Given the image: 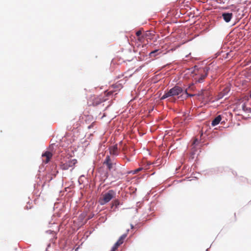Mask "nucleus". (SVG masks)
Masks as SVG:
<instances>
[{
	"mask_svg": "<svg viewBox=\"0 0 251 251\" xmlns=\"http://www.w3.org/2000/svg\"><path fill=\"white\" fill-rule=\"evenodd\" d=\"M113 92V91H105L104 94L98 96H92L88 100V104L89 106H97L107 100L106 97L112 95Z\"/></svg>",
	"mask_w": 251,
	"mask_h": 251,
	"instance_id": "1",
	"label": "nucleus"
},
{
	"mask_svg": "<svg viewBox=\"0 0 251 251\" xmlns=\"http://www.w3.org/2000/svg\"><path fill=\"white\" fill-rule=\"evenodd\" d=\"M183 93V89L181 87L178 86H175L168 92H165L163 96L161 97V100L165 99L169 97H174L181 94Z\"/></svg>",
	"mask_w": 251,
	"mask_h": 251,
	"instance_id": "2",
	"label": "nucleus"
},
{
	"mask_svg": "<svg viewBox=\"0 0 251 251\" xmlns=\"http://www.w3.org/2000/svg\"><path fill=\"white\" fill-rule=\"evenodd\" d=\"M116 196V192L113 190L108 191L107 193L103 195L102 199L100 202L101 204H104L109 201H110L113 198H115Z\"/></svg>",
	"mask_w": 251,
	"mask_h": 251,
	"instance_id": "3",
	"label": "nucleus"
},
{
	"mask_svg": "<svg viewBox=\"0 0 251 251\" xmlns=\"http://www.w3.org/2000/svg\"><path fill=\"white\" fill-rule=\"evenodd\" d=\"M77 162V160L75 159H69L68 161H66L65 163H61V168L63 170H68L70 168H73Z\"/></svg>",
	"mask_w": 251,
	"mask_h": 251,
	"instance_id": "4",
	"label": "nucleus"
},
{
	"mask_svg": "<svg viewBox=\"0 0 251 251\" xmlns=\"http://www.w3.org/2000/svg\"><path fill=\"white\" fill-rule=\"evenodd\" d=\"M127 233L122 235L119 239V240L117 241V242L114 244V246L112 247L111 250L110 251H116L117 248L123 243L124 240L125 239L126 237L127 236Z\"/></svg>",
	"mask_w": 251,
	"mask_h": 251,
	"instance_id": "5",
	"label": "nucleus"
},
{
	"mask_svg": "<svg viewBox=\"0 0 251 251\" xmlns=\"http://www.w3.org/2000/svg\"><path fill=\"white\" fill-rule=\"evenodd\" d=\"M52 155L53 154L51 151H46L42 155V156L43 158V162L45 163V164L49 163V161H50V159L51 158Z\"/></svg>",
	"mask_w": 251,
	"mask_h": 251,
	"instance_id": "6",
	"label": "nucleus"
},
{
	"mask_svg": "<svg viewBox=\"0 0 251 251\" xmlns=\"http://www.w3.org/2000/svg\"><path fill=\"white\" fill-rule=\"evenodd\" d=\"M209 70V68L208 67H205L203 69V74H201L200 77L198 78V81L200 83L202 82V81L205 79V78L207 75L208 71Z\"/></svg>",
	"mask_w": 251,
	"mask_h": 251,
	"instance_id": "7",
	"label": "nucleus"
},
{
	"mask_svg": "<svg viewBox=\"0 0 251 251\" xmlns=\"http://www.w3.org/2000/svg\"><path fill=\"white\" fill-rule=\"evenodd\" d=\"M233 14L231 13H223L222 14V17L226 23H228L232 18Z\"/></svg>",
	"mask_w": 251,
	"mask_h": 251,
	"instance_id": "8",
	"label": "nucleus"
},
{
	"mask_svg": "<svg viewBox=\"0 0 251 251\" xmlns=\"http://www.w3.org/2000/svg\"><path fill=\"white\" fill-rule=\"evenodd\" d=\"M103 163L107 165L109 170H110L113 168V164L111 162L110 156L108 155L106 157Z\"/></svg>",
	"mask_w": 251,
	"mask_h": 251,
	"instance_id": "9",
	"label": "nucleus"
},
{
	"mask_svg": "<svg viewBox=\"0 0 251 251\" xmlns=\"http://www.w3.org/2000/svg\"><path fill=\"white\" fill-rule=\"evenodd\" d=\"M222 120V117L221 115L217 116L212 122L211 125L212 126H215L219 124Z\"/></svg>",
	"mask_w": 251,
	"mask_h": 251,
	"instance_id": "10",
	"label": "nucleus"
},
{
	"mask_svg": "<svg viewBox=\"0 0 251 251\" xmlns=\"http://www.w3.org/2000/svg\"><path fill=\"white\" fill-rule=\"evenodd\" d=\"M111 154L117 155L118 154V147L117 145L111 147L109 149Z\"/></svg>",
	"mask_w": 251,
	"mask_h": 251,
	"instance_id": "11",
	"label": "nucleus"
},
{
	"mask_svg": "<svg viewBox=\"0 0 251 251\" xmlns=\"http://www.w3.org/2000/svg\"><path fill=\"white\" fill-rule=\"evenodd\" d=\"M161 53V51L160 50H154L151 51L149 55L151 57H155L156 56L157 54H160Z\"/></svg>",
	"mask_w": 251,
	"mask_h": 251,
	"instance_id": "12",
	"label": "nucleus"
},
{
	"mask_svg": "<svg viewBox=\"0 0 251 251\" xmlns=\"http://www.w3.org/2000/svg\"><path fill=\"white\" fill-rule=\"evenodd\" d=\"M229 91V89L228 88H225L223 91L222 92H221L218 97H219V99H221L222 98H223L224 96H225L227 94V93Z\"/></svg>",
	"mask_w": 251,
	"mask_h": 251,
	"instance_id": "13",
	"label": "nucleus"
},
{
	"mask_svg": "<svg viewBox=\"0 0 251 251\" xmlns=\"http://www.w3.org/2000/svg\"><path fill=\"white\" fill-rule=\"evenodd\" d=\"M112 87L114 89H120L122 88V85L118 82L112 85Z\"/></svg>",
	"mask_w": 251,
	"mask_h": 251,
	"instance_id": "14",
	"label": "nucleus"
},
{
	"mask_svg": "<svg viewBox=\"0 0 251 251\" xmlns=\"http://www.w3.org/2000/svg\"><path fill=\"white\" fill-rule=\"evenodd\" d=\"M142 169H143L142 168H139L137 169H135L134 170L130 171V172H129V174L131 173L132 174H136L138 173L139 172H140V171H141Z\"/></svg>",
	"mask_w": 251,
	"mask_h": 251,
	"instance_id": "15",
	"label": "nucleus"
},
{
	"mask_svg": "<svg viewBox=\"0 0 251 251\" xmlns=\"http://www.w3.org/2000/svg\"><path fill=\"white\" fill-rule=\"evenodd\" d=\"M147 35V33H146L145 34L143 35H141L139 37H138V40L142 42L144 38Z\"/></svg>",
	"mask_w": 251,
	"mask_h": 251,
	"instance_id": "16",
	"label": "nucleus"
},
{
	"mask_svg": "<svg viewBox=\"0 0 251 251\" xmlns=\"http://www.w3.org/2000/svg\"><path fill=\"white\" fill-rule=\"evenodd\" d=\"M120 204V202L118 200H114L113 202V205L117 206Z\"/></svg>",
	"mask_w": 251,
	"mask_h": 251,
	"instance_id": "17",
	"label": "nucleus"
},
{
	"mask_svg": "<svg viewBox=\"0 0 251 251\" xmlns=\"http://www.w3.org/2000/svg\"><path fill=\"white\" fill-rule=\"evenodd\" d=\"M242 109L244 111H249L250 112H251V109L247 108L245 104H243L242 105Z\"/></svg>",
	"mask_w": 251,
	"mask_h": 251,
	"instance_id": "18",
	"label": "nucleus"
},
{
	"mask_svg": "<svg viewBox=\"0 0 251 251\" xmlns=\"http://www.w3.org/2000/svg\"><path fill=\"white\" fill-rule=\"evenodd\" d=\"M136 36L138 37L142 35V31L138 30L136 32Z\"/></svg>",
	"mask_w": 251,
	"mask_h": 251,
	"instance_id": "19",
	"label": "nucleus"
},
{
	"mask_svg": "<svg viewBox=\"0 0 251 251\" xmlns=\"http://www.w3.org/2000/svg\"><path fill=\"white\" fill-rule=\"evenodd\" d=\"M198 143V140L197 139H195L193 141V145H196Z\"/></svg>",
	"mask_w": 251,
	"mask_h": 251,
	"instance_id": "20",
	"label": "nucleus"
},
{
	"mask_svg": "<svg viewBox=\"0 0 251 251\" xmlns=\"http://www.w3.org/2000/svg\"><path fill=\"white\" fill-rule=\"evenodd\" d=\"M130 226H131V228H133L134 227L132 225H130Z\"/></svg>",
	"mask_w": 251,
	"mask_h": 251,
	"instance_id": "21",
	"label": "nucleus"
},
{
	"mask_svg": "<svg viewBox=\"0 0 251 251\" xmlns=\"http://www.w3.org/2000/svg\"><path fill=\"white\" fill-rule=\"evenodd\" d=\"M185 93L186 94H187V91H186V90H185Z\"/></svg>",
	"mask_w": 251,
	"mask_h": 251,
	"instance_id": "22",
	"label": "nucleus"
},
{
	"mask_svg": "<svg viewBox=\"0 0 251 251\" xmlns=\"http://www.w3.org/2000/svg\"><path fill=\"white\" fill-rule=\"evenodd\" d=\"M250 98H251V94L250 95Z\"/></svg>",
	"mask_w": 251,
	"mask_h": 251,
	"instance_id": "23",
	"label": "nucleus"
}]
</instances>
